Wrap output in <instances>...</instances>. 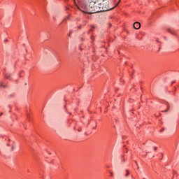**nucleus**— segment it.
<instances>
[{
    "label": "nucleus",
    "mask_w": 179,
    "mask_h": 179,
    "mask_svg": "<svg viewBox=\"0 0 179 179\" xmlns=\"http://www.w3.org/2000/svg\"><path fill=\"white\" fill-rule=\"evenodd\" d=\"M109 1L110 0H102V2L100 3L99 0H88L85 7L81 10V12L92 15V13H99L100 12L111 10L113 8L110 7L108 5Z\"/></svg>",
    "instance_id": "1"
},
{
    "label": "nucleus",
    "mask_w": 179,
    "mask_h": 179,
    "mask_svg": "<svg viewBox=\"0 0 179 179\" xmlns=\"http://www.w3.org/2000/svg\"><path fill=\"white\" fill-rule=\"evenodd\" d=\"M77 1H78V6H77L78 8L80 10H83L85 6L87 4V1H86V0H77Z\"/></svg>",
    "instance_id": "2"
},
{
    "label": "nucleus",
    "mask_w": 179,
    "mask_h": 179,
    "mask_svg": "<svg viewBox=\"0 0 179 179\" xmlns=\"http://www.w3.org/2000/svg\"><path fill=\"white\" fill-rule=\"evenodd\" d=\"M134 28L136 29V30H139V29H141V23L136 22L134 24Z\"/></svg>",
    "instance_id": "3"
},
{
    "label": "nucleus",
    "mask_w": 179,
    "mask_h": 179,
    "mask_svg": "<svg viewBox=\"0 0 179 179\" xmlns=\"http://www.w3.org/2000/svg\"><path fill=\"white\" fill-rule=\"evenodd\" d=\"M166 31H168V33H170L171 34H172L173 36H176V30L173 29H170L168 28L166 29Z\"/></svg>",
    "instance_id": "4"
},
{
    "label": "nucleus",
    "mask_w": 179,
    "mask_h": 179,
    "mask_svg": "<svg viewBox=\"0 0 179 179\" xmlns=\"http://www.w3.org/2000/svg\"><path fill=\"white\" fill-rule=\"evenodd\" d=\"M6 79H8V80H12V74L7 73L4 75Z\"/></svg>",
    "instance_id": "5"
},
{
    "label": "nucleus",
    "mask_w": 179,
    "mask_h": 179,
    "mask_svg": "<svg viewBox=\"0 0 179 179\" xmlns=\"http://www.w3.org/2000/svg\"><path fill=\"white\" fill-rule=\"evenodd\" d=\"M1 87H3V89H6V85H4L3 82L2 81L0 82V89Z\"/></svg>",
    "instance_id": "6"
},
{
    "label": "nucleus",
    "mask_w": 179,
    "mask_h": 179,
    "mask_svg": "<svg viewBox=\"0 0 179 179\" xmlns=\"http://www.w3.org/2000/svg\"><path fill=\"white\" fill-rule=\"evenodd\" d=\"M165 104L167 107V110H164L163 113H167V111H169V108H170V106L169 105L168 102H165Z\"/></svg>",
    "instance_id": "7"
},
{
    "label": "nucleus",
    "mask_w": 179,
    "mask_h": 179,
    "mask_svg": "<svg viewBox=\"0 0 179 179\" xmlns=\"http://www.w3.org/2000/svg\"><path fill=\"white\" fill-rule=\"evenodd\" d=\"M71 19V15H68L65 18H64L62 22H66V20H69Z\"/></svg>",
    "instance_id": "8"
},
{
    "label": "nucleus",
    "mask_w": 179,
    "mask_h": 179,
    "mask_svg": "<svg viewBox=\"0 0 179 179\" xmlns=\"http://www.w3.org/2000/svg\"><path fill=\"white\" fill-rule=\"evenodd\" d=\"M121 162H122V163L125 162V158H124V155H121Z\"/></svg>",
    "instance_id": "9"
},
{
    "label": "nucleus",
    "mask_w": 179,
    "mask_h": 179,
    "mask_svg": "<svg viewBox=\"0 0 179 179\" xmlns=\"http://www.w3.org/2000/svg\"><path fill=\"white\" fill-rule=\"evenodd\" d=\"M127 173L125 175V177H128V176H129V171L127 170Z\"/></svg>",
    "instance_id": "10"
},
{
    "label": "nucleus",
    "mask_w": 179,
    "mask_h": 179,
    "mask_svg": "<svg viewBox=\"0 0 179 179\" xmlns=\"http://www.w3.org/2000/svg\"><path fill=\"white\" fill-rule=\"evenodd\" d=\"M110 177H114V173L110 171Z\"/></svg>",
    "instance_id": "11"
},
{
    "label": "nucleus",
    "mask_w": 179,
    "mask_h": 179,
    "mask_svg": "<svg viewBox=\"0 0 179 179\" xmlns=\"http://www.w3.org/2000/svg\"><path fill=\"white\" fill-rule=\"evenodd\" d=\"M19 76H20V78H23V76L22 75V73H20Z\"/></svg>",
    "instance_id": "12"
},
{
    "label": "nucleus",
    "mask_w": 179,
    "mask_h": 179,
    "mask_svg": "<svg viewBox=\"0 0 179 179\" xmlns=\"http://www.w3.org/2000/svg\"><path fill=\"white\" fill-rule=\"evenodd\" d=\"M73 33V30H70L69 34H72Z\"/></svg>",
    "instance_id": "13"
},
{
    "label": "nucleus",
    "mask_w": 179,
    "mask_h": 179,
    "mask_svg": "<svg viewBox=\"0 0 179 179\" xmlns=\"http://www.w3.org/2000/svg\"><path fill=\"white\" fill-rule=\"evenodd\" d=\"M2 115H3V113H0V117H2Z\"/></svg>",
    "instance_id": "14"
},
{
    "label": "nucleus",
    "mask_w": 179,
    "mask_h": 179,
    "mask_svg": "<svg viewBox=\"0 0 179 179\" xmlns=\"http://www.w3.org/2000/svg\"><path fill=\"white\" fill-rule=\"evenodd\" d=\"M92 29H96V27L94 25H92Z\"/></svg>",
    "instance_id": "15"
},
{
    "label": "nucleus",
    "mask_w": 179,
    "mask_h": 179,
    "mask_svg": "<svg viewBox=\"0 0 179 179\" xmlns=\"http://www.w3.org/2000/svg\"><path fill=\"white\" fill-rule=\"evenodd\" d=\"M155 150H157V147H154Z\"/></svg>",
    "instance_id": "16"
},
{
    "label": "nucleus",
    "mask_w": 179,
    "mask_h": 179,
    "mask_svg": "<svg viewBox=\"0 0 179 179\" xmlns=\"http://www.w3.org/2000/svg\"><path fill=\"white\" fill-rule=\"evenodd\" d=\"M78 132H80V131H82V129H78Z\"/></svg>",
    "instance_id": "17"
},
{
    "label": "nucleus",
    "mask_w": 179,
    "mask_h": 179,
    "mask_svg": "<svg viewBox=\"0 0 179 179\" xmlns=\"http://www.w3.org/2000/svg\"><path fill=\"white\" fill-rule=\"evenodd\" d=\"M78 29H82V26H79Z\"/></svg>",
    "instance_id": "18"
},
{
    "label": "nucleus",
    "mask_w": 179,
    "mask_h": 179,
    "mask_svg": "<svg viewBox=\"0 0 179 179\" xmlns=\"http://www.w3.org/2000/svg\"><path fill=\"white\" fill-rule=\"evenodd\" d=\"M93 37H94V36H91V40H92V41H93V40H94V39H93Z\"/></svg>",
    "instance_id": "19"
},
{
    "label": "nucleus",
    "mask_w": 179,
    "mask_h": 179,
    "mask_svg": "<svg viewBox=\"0 0 179 179\" xmlns=\"http://www.w3.org/2000/svg\"><path fill=\"white\" fill-rule=\"evenodd\" d=\"M86 23H87V21H85L84 24H86Z\"/></svg>",
    "instance_id": "20"
},
{
    "label": "nucleus",
    "mask_w": 179,
    "mask_h": 179,
    "mask_svg": "<svg viewBox=\"0 0 179 179\" xmlns=\"http://www.w3.org/2000/svg\"><path fill=\"white\" fill-rule=\"evenodd\" d=\"M69 37H71V34H69Z\"/></svg>",
    "instance_id": "21"
},
{
    "label": "nucleus",
    "mask_w": 179,
    "mask_h": 179,
    "mask_svg": "<svg viewBox=\"0 0 179 179\" xmlns=\"http://www.w3.org/2000/svg\"><path fill=\"white\" fill-rule=\"evenodd\" d=\"M172 83H176V81H173Z\"/></svg>",
    "instance_id": "22"
},
{
    "label": "nucleus",
    "mask_w": 179,
    "mask_h": 179,
    "mask_svg": "<svg viewBox=\"0 0 179 179\" xmlns=\"http://www.w3.org/2000/svg\"><path fill=\"white\" fill-rule=\"evenodd\" d=\"M164 129H163L162 130H161L160 132H162V131H164Z\"/></svg>",
    "instance_id": "23"
},
{
    "label": "nucleus",
    "mask_w": 179,
    "mask_h": 179,
    "mask_svg": "<svg viewBox=\"0 0 179 179\" xmlns=\"http://www.w3.org/2000/svg\"><path fill=\"white\" fill-rule=\"evenodd\" d=\"M135 163H136V164H138V162H136V161H135Z\"/></svg>",
    "instance_id": "24"
},
{
    "label": "nucleus",
    "mask_w": 179,
    "mask_h": 179,
    "mask_svg": "<svg viewBox=\"0 0 179 179\" xmlns=\"http://www.w3.org/2000/svg\"><path fill=\"white\" fill-rule=\"evenodd\" d=\"M11 150H13V146L12 147V149H11Z\"/></svg>",
    "instance_id": "25"
},
{
    "label": "nucleus",
    "mask_w": 179,
    "mask_h": 179,
    "mask_svg": "<svg viewBox=\"0 0 179 179\" xmlns=\"http://www.w3.org/2000/svg\"><path fill=\"white\" fill-rule=\"evenodd\" d=\"M93 129H96V127H93Z\"/></svg>",
    "instance_id": "26"
},
{
    "label": "nucleus",
    "mask_w": 179,
    "mask_h": 179,
    "mask_svg": "<svg viewBox=\"0 0 179 179\" xmlns=\"http://www.w3.org/2000/svg\"><path fill=\"white\" fill-rule=\"evenodd\" d=\"M82 41H83V38H81Z\"/></svg>",
    "instance_id": "27"
},
{
    "label": "nucleus",
    "mask_w": 179,
    "mask_h": 179,
    "mask_svg": "<svg viewBox=\"0 0 179 179\" xmlns=\"http://www.w3.org/2000/svg\"><path fill=\"white\" fill-rule=\"evenodd\" d=\"M157 43H159V40H157Z\"/></svg>",
    "instance_id": "28"
},
{
    "label": "nucleus",
    "mask_w": 179,
    "mask_h": 179,
    "mask_svg": "<svg viewBox=\"0 0 179 179\" xmlns=\"http://www.w3.org/2000/svg\"><path fill=\"white\" fill-rule=\"evenodd\" d=\"M5 41H8V40H5Z\"/></svg>",
    "instance_id": "29"
},
{
    "label": "nucleus",
    "mask_w": 179,
    "mask_h": 179,
    "mask_svg": "<svg viewBox=\"0 0 179 179\" xmlns=\"http://www.w3.org/2000/svg\"><path fill=\"white\" fill-rule=\"evenodd\" d=\"M110 26H111V24H110Z\"/></svg>",
    "instance_id": "30"
},
{
    "label": "nucleus",
    "mask_w": 179,
    "mask_h": 179,
    "mask_svg": "<svg viewBox=\"0 0 179 179\" xmlns=\"http://www.w3.org/2000/svg\"><path fill=\"white\" fill-rule=\"evenodd\" d=\"M143 179H145V178H143Z\"/></svg>",
    "instance_id": "31"
}]
</instances>
